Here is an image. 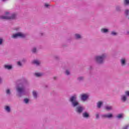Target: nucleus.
Here are the masks:
<instances>
[{
  "mask_svg": "<svg viewBox=\"0 0 129 129\" xmlns=\"http://www.w3.org/2000/svg\"><path fill=\"white\" fill-rule=\"evenodd\" d=\"M69 101L71 102L73 107H76L77 106L76 108V111L77 113H79V114L82 113L83 110L85 109V108L83 106L79 105V102L77 100V95H74L70 97Z\"/></svg>",
  "mask_w": 129,
  "mask_h": 129,
  "instance_id": "obj_1",
  "label": "nucleus"
},
{
  "mask_svg": "<svg viewBox=\"0 0 129 129\" xmlns=\"http://www.w3.org/2000/svg\"><path fill=\"white\" fill-rule=\"evenodd\" d=\"M21 80L24 82L22 84H20L16 87V91L19 97H22L23 95H26V85H28L29 84L28 80L25 78H23Z\"/></svg>",
  "mask_w": 129,
  "mask_h": 129,
  "instance_id": "obj_2",
  "label": "nucleus"
},
{
  "mask_svg": "<svg viewBox=\"0 0 129 129\" xmlns=\"http://www.w3.org/2000/svg\"><path fill=\"white\" fill-rule=\"evenodd\" d=\"M106 58H107V54L104 53L95 56L94 59L97 64H103Z\"/></svg>",
  "mask_w": 129,
  "mask_h": 129,
  "instance_id": "obj_3",
  "label": "nucleus"
},
{
  "mask_svg": "<svg viewBox=\"0 0 129 129\" xmlns=\"http://www.w3.org/2000/svg\"><path fill=\"white\" fill-rule=\"evenodd\" d=\"M5 16H2L0 18L2 20H16L17 15L16 13L10 14L9 12H6Z\"/></svg>",
  "mask_w": 129,
  "mask_h": 129,
  "instance_id": "obj_4",
  "label": "nucleus"
},
{
  "mask_svg": "<svg viewBox=\"0 0 129 129\" xmlns=\"http://www.w3.org/2000/svg\"><path fill=\"white\" fill-rule=\"evenodd\" d=\"M27 35L23 32H17V33L13 34L12 36V39H18V38H21L24 39L26 38Z\"/></svg>",
  "mask_w": 129,
  "mask_h": 129,
  "instance_id": "obj_5",
  "label": "nucleus"
},
{
  "mask_svg": "<svg viewBox=\"0 0 129 129\" xmlns=\"http://www.w3.org/2000/svg\"><path fill=\"white\" fill-rule=\"evenodd\" d=\"M129 98V91L124 92V94L121 95L120 96V100L122 102H126Z\"/></svg>",
  "mask_w": 129,
  "mask_h": 129,
  "instance_id": "obj_6",
  "label": "nucleus"
},
{
  "mask_svg": "<svg viewBox=\"0 0 129 129\" xmlns=\"http://www.w3.org/2000/svg\"><path fill=\"white\" fill-rule=\"evenodd\" d=\"M89 99V94L88 93H83L81 94V100L83 102H85V101H87Z\"/></svg>",
  "mask_w": 129,
  "mask_h": 129,
  "instance_id": "obj_7",
  "label": "nucleus"
},
{
  "mask_svg": "<svg viewBox=\"0 0 129 129\" xmlns=\"http://www.w3.org/2000/svg\"><path fill=\"white\" fill-rule=\"evenodd\" d=\"M102 118H112L113 115L111 113L104 114L101 115Z\"/></svg>",
  "mask_w": 129,
  "mask_h": 129,
  "instance_id": "obj_8",
  "label": "nucleus"
},
{
  "mask_svg": "<svg viewBox=\"0 0 129 129\" xmlns=\"http://www.w3.org/2000/svg\"><path fill=\"white\" fill-rule=\"evenodd\" d=\"M126 62H127L126 58H125L124 57L121 58L120 60V63L121 66H122V67L125 66V65H126Z\"/></svg>",
  "mask_w": 129,
  "mask_h": 129,
  "instance_id": "obj_9",
  "label": "nucleus"
},
{
  "mask_svg": "<svg viewBox=\"0 0 129 129\" xmlns=\"http://www.w3.org/2000/svg\"><path fill=\"white\" fill-rule=\"evenodd\" d=\"M115 11L117 13H121L122 12V7L121 5H116L115 6Z\"/></svg>",
  "mask_w": 129,
  "mask_h": 129,
  "instance_id": "obj_10",
  "label": "nucleus"
},
{
  "mask_svg": "<svg viewBox=\"0 0 129 129\" xmlns=\"http://www.w3.org/2000/svg\"><path fill=\"white\" fill-rule=\"evenodd\" d=\"M4 68H5V69H6L7 70H12V69H13V65L12 64H5L4 66Z\"/></svg>",
  "mask_w": 129,
  "mask_h": 129,
  "instance_id": "obj_11",
  "label": "nucleus"
},
{
  "mask_svg": "<svg viewBox=\"0 0 129 129\" xmlns=\"http://www.w3.org/2000/svg\"><path fill=\"white\" fill-rule=\"evenodd\" d=\"M82 35H81V34H79L78 33H76L75 34V39H76V40H81L82 39Z\"/></svg>",
  "mask_w": 129,
  "mask_h": 129,
  "instance_id": "obj_12",
  "label": "nucleus"
},
{
  "mask_svg": "<svg viewBox=\"0 0 129 129\" xmlns=\"http://www.w3.org/2000/svg\"><path fill=\"white\" fill-rule=\"evenodd\" d=\"M82 116L84 118H89V113H88L87 111H85L82 113Z\"/></svg>",
  "mask_w": 129,
  "mask_h": 129,
  "instance_id": "obj_13",
  "label": "nucleus"
},
{
  "mask_svg": "<svg viewBox=\"0 0 129 129\" xmlns=\"http://www.w3.org/2000/svg\"><path fill=\"white\" fill-rule=\"evenodd\" d=\"M32 95L34 99H37V98H38V92H37V91L35 90L33 91Z\"/></svg>",
  "mask_w": 129,
  "mask_h": 129,
  "instance_id": "obj_14",
  "label": "nucleus"
},
{
  "mask_svg": "<svg viewBox=\"0 0 129 129\" xmlns=\"http://www.w3.org/2000/svg\"><path fill=\"white\" fill-rule=\"evenodd\" d=\"M103 105V102L102 101H99L97 103V108L100 109L101 108V106Z\"/></svg>",
  "mask_w": 129,
  "mask_h": 129,
  "instance_id": "obj_15",
  "label": "nucleus"
},
{
  "mask_svg": "<svg viewBox=\"0 0 129 129\" xmlns=\"http://www.w3.org/2000/svg\"><path fill=\"white\" fill-rule=\"evenodd\" d=\"M33 63L36 66H40V64H41V61L38 60H33Z\"/></svg>",
  "mask_w": 129,
  "mask_h": 129,
  "instance_id": "obj_16",
  "label": "nucleus"
},
{
  "mask_svg": "<svg viewBox=\"0 0 129 129\" xmlns=\"http://www.w3.org/2000/svg\"><path fill=\"white\" fill-rule=\"evenodd\" d=\"M4 109L6 111H7V112H8V113H10V112H11V107H10V106H5Z\"/></svg>",
  "mask_w": 129,
  "mask_h": 129,
  "instance_id": "obj_17",
  "label": "nucleus"
},
{
  "mask_svg": "<svg viewBox=\"0 0 129 129\" xmlns=\"http://www.w3.org/2000/svg\"><path fill=\"white\" fill-rule=\"evenodd\" d=\"M101 33H103V34H106V33H108L109 30L108 29H106V28H102L101 29Z\"/></svg>",
  "mask_w": 129,
  "mask_h": 129,
  "instance_id": "obj_18",
  "label": "nucleus"
},
{
  "mask_svg": "<svg viewBox=\"0 0 129 129\" xmlns=\"http://www.w3.org/2000/svg\"><path fill=\"white\" fill-rule=\"evenodd\" d=\"M5 44L4 37H0V46H3Z\"/></svg>",
  "mask_w": 129,
  "mask_h": 129,
  "instance_id": "obj_19",
  "label": "nucleus"
},
{
  "mask_svg": "<svg viewBox=\"0 0 129 129\" xmlns=\"http://www.w3.org/2000/svg\"><path fill=\"white\" fill-rule=\"evenodd\" d=\"M77 80L79 82H81V81H83L84 80V77L83 76H80L77 78Z\"/></svg>",
  "mask_w": 129,
  "mask_h": 129,
  "instance_id": "obj_20",
  "label": "nucleus"
},
{
  "mask_svg": "<svg viewBox=\"0 0 129 129\" xmlns=\"http://www.w3.org/2000/svg\"><path fill=\"white\" fill-rule=\"evenodd\" d=\"M35 75L36 77H41V76H43V74L42 73H35Z\"/></svg>",
  "mask_w": 129,
  "mask_h": 129,
  "instance_id": "obj_21",
  "label": "nucleus"
},
{
  "mask_svg": "<svg viewBox=\"0 0 129 129\" xmlns=\"http://www.w3.org/2000/svg\"><path fill=\"white\" fill-rule=\"evenodd\" d=\"M105 109H106V110H112V106H106Z\"/></svg>",
  "mask_w": 129,
  "mask_h": 129,
  "instance_id": "obj_22",
  "label": "nucleus"
},
{
  "mask_svg": "<svg viewBox=\"0 0 129 129\" xmlns=\"http://www.w3.org/2000/svg\"><path fill=\"white\" fill-rule=\"evenodd\" d=\"M31 52L33 53V54H36L37 52V47H33L31 50Z\"/></svg>",
  "mask_w": 129,
  "mask_h": 129,
  "instance_id": "obj_23",
  "label": "nucleus"
},
{
  "mask_svg": "<svg viewBox=\"0 0 129 129\" xmlns=\"http://www.w3.org/2000/svg\"><path fill=\"white\" fill-rule=\"evenodd\" d=\"M116 117L119 119H120V118H123V114H118Z\"/></svg>",
  "mask_w": 129,
  "mask_h": 129,
  "instance_id": "obj_24",
  "label": "nucleus"
},
{
  "mask_svg": "<svg viewBox=\"0 0 129 129\" xmlns=\"http://www.w3.org/2000/svg\"><path fill=\"white\" fill-rule=\"evenodd\" d=\"M124 6H128L129 5V0H124L123 1Z\"/></svg>",
  "mask_w": 129,
  "mask_h": 129,
  "instance_id": "obj_25",
  "label": "nucleus"
},
{
  "mask_svg": "<svg viewBox=\"0 0 129 129\" xmlns=\"http://www.w3.org/2000/svg\"><path fill=\"white\" fill-rule=\"evenodd\" d=\"M65 74L67 76H69V75H70L71 74V73L70 72L69 70H66L65 71Z\"/></svg>",
  "mask_w": 129,
  "mask_h": 129,
  "instance_id": "obj_26",
  "label": "nucleus"
},
{
  "mask_svg": "<svg viewBox=\"0 0 129 129\" xmlns=\"http://www.w3.org/2000/svg\"><path fill=\"white\" fill-rule=\"evenodd\" d=\"M124 15H125V17H128V15H129V10H128V9L125 10L124 11Z\"/></svg>",
  "mask_w": 129,
  "mask_h": 129,
  "instance_id": "obj_27",
  "label": "nucleus"
},
{
  "mask_svg": "<svg viewBox=\"0 0 129 129\" xmlns=\"http://www.w3.org/2000/svg\"><path fill=\"white\" fill-rule=\"evenodd\" d=\"M110 35H111V36H117L118 33L115 31H111Z\"/></svg>",
  "mask_w": 129,
  "mask_h": 129,
  "instance_id": "obj_28",
  "label": "nucleus"
},
{
  "mask_svg": "<svg viewBox=\"0 0 129 129\" xmlns=\"http://www.w3.org/2000/svg\"><path fill=\"white\" fill-rule=\"evenodd\" d=\"M17 64L18 65V66H19V67H23V63H22V62H21L20 61H18L17 62Z\"/></svg>",
  "mask_w": 129,
  "mask_h": 129,
  "instance_id": "obj_29",
  "label": "nucleus"
},
{
  "mask_svg": "<svg viewBox=\"0 0 129 129\" xmlns=\"http://www.w3.org/2000/svg\"><path fill=\"white\" fill-rule=\"evenodd\" d=\"M6 94H7V95H11V94H12V92H11V90L9 89L6 90Z\"/></svg>",
  "mask_w": 129,
  "mask_h": 129,
  "instance_id": "obj_30",
  "label": "nucleus"
},
{
  "mask_svg": "<svg viewBox=\"0 0 129 129\" xmlns=\"http://www.w3.org/2000/svg\"><path fill=\"white\" fill-rule=\"evenodd\" d=\"M29 100L28 98H25L24 99V102L26 103V104H28L29 103Z\"/></svg>",
  "mask_w": 129,
  "mask_h": 129,
  "instance_id": "obj_31",
  "label": "nucleus"
},
{
  "mask_svg": "<svg viewBox=\"0 0 129 129\" xmlns=\"http://www.w3.org/2000/svg\"><path fill=\"white\" fill-rule=\"evenodd\" d=\"M54 59H55L56 60H58V59H59V56H58V55H55V56H54Z\"/></svg>",
  "mask_w": 129,
  "mask_h": 129,
  "instance_id": "obj_32",
  "label": "nucleus"
},
{
  "mask_svg": "<svg viewBox=\"0 0 129 129\" xmlns=\"http://www.w3.org/2000/svg\"><path fill=\"white\" fill-rule=\"evenodd\" d=\"M96 118L97 119H98V118H99V114H96Z\"/></svg>",
  "mask_w": 129,
  "mask_h": 129,
  "instance_id": "obj_33",
  "label": "nucleus"
},
{
  "mask_svg": "<svg viewBox=\"0 0 129 129\" xmlns=\"http://www.w3.org/2000/svg\"><path fill=\"white\" fill-rule=\"evenodd\" d=\"M3 83V78H2L1 76H0V84H2Z\"/></svg>",
  "mask_w": 129,
  "mask_h": 129,
  "instance_id": "obj_34",
  "label": "nucleus"
},
{
  "mask_svg": "<svg viewBox=\"0 0 129 129\" xmlns=\"http://www.w3.org/2000/svg\"><path fill=\"white\" fill-rule=\"evenodd\" d=\"M53 80H57V79H58V77H53Z\"/></svg>",
  "mask_w": 129,
  "mask_h": 129,
  "instance_id": "obj_35",
  "label": "nucleus"
},
{
  "mask_svg": "<svg viewBox=\"0 0 129 129\" xmlns=\"http://www.w3.org/2000/svg\"><path fill=\"white\" fill-rule=\"evenodd\" d=\"M128 128V125H126L123 127V129H127Z\"/></svg>",
  "mask_w": 129,
  "mask_h": 129,
  "instance_id": "obj_36",
  "label": "nucleus"
},
{
  "mask_svg": "<svg viewBox=\"0 0 129 129\" xmlns=\"http://www.w3.org/2000/svg\"><path fill=\"white\" fill-rule=\"evenodd\" d=\"M49 6H50V5H48V4H45V5H44V6L45 7V8H48Z\"/></svg>",
  "mask_w": 129,
  "mask_h": 129,
  "instance_id": "obj_37",
  "label": "nucleus"
},
{
  "mask_svg": "<svg viewBox=\"0 0 129 129\" xmlns=\"http://www.w3.org/2000/svg\"><path fill=\"white\" fill-rule=\"evenodd\" d=\"M39 36H44V33L43 32H40L39 33Z\"/></svg>",
  "mask_w": 129,
  "mask_h": 129,
  "instance_id": "obj_38",
  "label": "nucleus"
},
{
  "mask_svg": "<svg viewBox=\"0 0 129 129\" xmlns=\"http://www.w3.org/2000/svg\"><path fill=\"white\" fill-rule=\"evenodd\" d=\"M25 61H26V59H23L22 60V62H25Z\"/></svg>",
  "mask_w": 129,
  "mask_h": 129,
  "instance_id": "obj_39",
  "label": "nucleus"
},
{
  "mask_svg": "<svg viewBox=\"0 0 129 129\" xmlns=\"http://www.w3.org/2000/svg\"><path fill=\"white\" fill-rule=\"evenodd\" d=\"M3 1V2H5L6 0H2Z\"/></svg>",
  "mask_w": 129,
  "mask_h": 129,
  "instance_id": "obj_40",
  "label": "nucleus"
},
{
  "mask_svg": "<svg viewBox=\"0 0 129 129\" xmlns=\"http://www.w3.org/2000/svg\"><path fill=\"white\" fill-rule=\"evenodd\" d=\"M17 30H19V28H17Z\"/></svg>",
  "mask_w": 129,
  "mask_h": 129,
  "instance_id": "obj_41",
  "label": "nucleus"
}]
</instances>
